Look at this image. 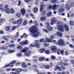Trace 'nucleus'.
<instances>
[{"label":"nucleus","mask_w":74,"mask_h":74,"mask_svg":"<svg viewBox=\"0 0 74 74\" xmlns=\"http://www.w3.org/2000/svg\"><path fill=\"white\" fill-rule=\"evenodd\" d=\"M46 25L47 27V29H44L43 30V31L44 32H45L46 33H49V32H51L53 30V27L50 26V24L49 23H46Z\"/></svg>","instance_id":"f257e3e1"},{"label":"nucleus","mask_w":74,"mask_h":74,"mask_svg":"<svg viewBox=\"0 0 74 74\" xmlns=\"http://www.w3.org/2000/svg\"><path fill=\"white\" fill-rule=\"evenodd\" d=\"M35 44L33 45L31 44L29 45V48L32 49H33V47H37L39 46V41L35 40L34 41Z\"/></svg>","instance_id":"f03ea898"},{"label":"nucleus","mask_w":74,"mask_h":74,"mask_svg":"<svg viewBox=\"0 0 74 74\" xmlns=\"http://www.w3.org/2000/svg\"><path fill=\"white\" fill-rule=\"evenodd\" d=\"M58 44L60 46H62V47H64L66 46V44L64 43L63 40L60 39L58 40Z\"/></svg>","instance_id":"7ed1b4c3"},{"label":"nucleus","mask_w":74,"mask_h":74,"mask_svg":"<svg viewBox=\"0 0 74 74\" xmlns=\"http://www.w3.org/2000/svg\"><path fill=\"white\" fill-rule=\"evenodd\" d=\"M38 28L36 27L35 28H32L30 30V32L32 33L33 34H34L36 33H37L38 32Z\"/></svg>","instance_id":"20e7f679"},{"label":"nucleus","mask_w":74,"mask_h":74,"mask_svg":"<svg viewBox=\"0 0 74 74\" xmlns=\"http://www.w3.org/2000/svg\"><path fill=\"white\" fill-rule=\"evenodd\" d=\"M5 11L7 13L9 14H10V10L8 8V5H6L4 6Z\"/></svg>","instance_id":"39448f33"},{"label":"nucleus","mask_w":74,"mask_h":74,"mask_svg":"<svg viewBox=\"0 0 74 74\" xmlns=\"http://www.w3.org/2000/svg\"><path fill=\"white\" fill-rule=\"evenodd\" d=\"M57 28L58 30L60 32H63L64 31L63 30V25H59L57 26Z\"/></svg>","instance_id":"423d86ee"},{"label":"nucleus","mask_w":74,"mask_h":74,"mask_svg":"<svg viewBox=\"0 0 74 74\" xmlns=\"http://www.w3.org/2000/svg\"><path fill=\"white\" fill-rule=\"evenodd\" d=\"M51 22L50 24L51 25H53V23H55L56 22V20L55 18H53L51 19Z\"/></svg>","instance_id":"0eeeda50"},{"label":"nucleus","mask_w":74,"mask_h":74,"mask_svg":"<svg viewBox=\"0 0 74 74\" xmlns=\"http://www.w3.org/2000/svg\"><path fill=\"white\" fill-rule=\"evenodd\" d=\"M21 14H22L23 16L25 15V14L26 13V10L24 9V8H22L20 10Z\"/></svg>","instance_id":"6e6552de"},{"label":"nucleus","mask_w":74,"mask_h":74,"mask_svg":"<svg viewBox=\"0 0 74 74\" xmlns=\"http://www.w3.org/2000/svg\"><path fill=\"white\" fill-rule=\"evenodd\" d=\"M28 41L25 40V41L21 42L20 43V44L21 45L23 46V45H27V44H28Z\"/></svg>","instance_id":"1a4fd4ad"},{"label":"nucleus","mask_w":74,"mask_h":74,"mask_svg":"<svg viewBox=\"0 0 74 74\" xmlns=\"http://www.w3.org/2000/svg\"><path fill=\"white\" fill-rule=\"evenodd\" d=\"M57 36L59 37L62 38L63 36V34L61 32H56Z\"/></svg>","instance_id":"9d476101"},{"label":"nucleus","mask_w":74,"mask_h":74,"mask_svg":"<svg viewBox=\"0 0 74 74\" xmlns=\"http://www.w3.org/2000/svg\"><path fill=\"white\" fill-rule=\"evenodd\" d=\"M40 12H42L45 8V5H40Z\"/></svg>","instance_id":"9b49d317"},{"label":"nucleus","mask_w":74,"mask_h":74,"mask_svg":"<svg viewBox=\"0 0 74 74\" xmlns=\"http://www.w3.org/2000/svg\"><path fill=\"white\" fill-rule=\"evenodd\" d=\"M23 21L22 18L19 19L17 21V23L18 25H21Z\"/></svg>","instance_id":"f8f14e48"},{"label":"nucleus","mask_w":74,"mask_h":74,"mask_svg":"<svg viewBox=\"0 0 74 74\" xmlns=\"http://www.w3.org/2000/svg\"><path fill=\"white\" fill-rule=\"evenodd\" d=\"M51 49V51L53 52H56V51H57V47L56 46H52Z\"/></svg>","instance_id":"ddd939ff"},{"label":"nucleus","mask_w":74,"mask_h":74,"mask_svg":"<svg viewBox=\"0 0 74 74\" xmlns=\"http://www.w3.org/2000/svg\"><path fill=\"white\" fill-rule=\"evenodd\" d=\"M64 27L66 32H69V27H68V25H66V24L64 25Z\"/></svg>","instance_id":"4468645a"},{"label":"nucleus","mask_w":74,"mask_h":74,"mask_svg":"<svg viewBox=\"0 0 74 74\" xmlns=\"http://www.w3.org/2000/svg\"><path fill=\"white\" fill-rule=\"evenodd\" d=\"M10 14H14L15 13V10L13 8H10Z\"/></svg>","instance_id":"2eb2a0df"},{"label":"nucleus","mask_w":74,"mask_h":74,"mask_svg":"<svg viewBox=\"0 0 74 74\" xmlns=\"http://www.w3.org/2000/svg\"><path fill=\"white\" fill-rule=\"evenodd\" d=\"M64 12V9L62 7H60L59 10H58V12H59V13H62V12Z\"/></svg>","instance_id":"dca6fc26"},{"label":"nucleus","mask_w":74,"mask_h":74,"mask_svg":"<svg viewBox=\"0 0 74 74\" xmlns=\"http://www.w3.org/2000/svg\"><path fill=\"white\" fill-rule=\"evenodd\" d=\"M16 35H17L16 36L14 37V38L13 37H12V38L14 40V41H15V40H16V39H14L15 38H17V37H18V36H19V33L18 32H17L16 33Z\"/></svg>","instance_id":"f3484780"},{"label":"nucleus","mask_w":74,"mask_h":74,"mask_svg":"<svg viewBox=\"0 0 74 74\" xmlns=\"http://www.w3.org/2000/svg\"><path fill=\"white\" fill-rule=\"evenodd\" d=\"M5 21V19L4 18H0V25H1V24L2 23H4V22Z\"/></svg>","instance_id":"a211bd4d"},{"label":"nucleus","mask_w":74,"mask_h":74,"mask_svg":"<svg viewBox=\"0 0 74 74\" xmlns=\"http://www.w3.org/2000/svg\"><path fill=\"white\" fill-rule=\"evenodd\" d=\"M42 66L46 69H49V66L48 65L42 64Z\"/></svg>","instance_id":"6ab92c4d"},{"label":"nucleus","mask_w":74,"mask_h":74,"mask_svg":"<svg viewBox=\"0 0 74 74\" xmlns=\"http://www.w3.org/2000/svg\"><path fill=\"white\" fill-rule=\"evenodd\" d=\"M28 50V48H25L21 50L22 52H23V53H25Z\"/></svg>","instance_id":"aec40b11"},{"label":"nucleus","mask_w":74,"mask_h":74,"mask_svg":"<svg viewBox=\"0 0 74 74\" xmlns=\"http://www.w3.org/2000/svg\"><path fill=\"white\" fill-rule=\"evenodd\" d=\"M21 66H22L23 68H26V67H27V65L25 62H23L21 63Z\"/></svg>","instance_id":"412c9836"},{"label":"nucleus","mask_w":74,"mask_h":74,"mask_svg":"<svg viewBox=\"0 0 74 74\" xmlns=\"http://www.w3.org/2000/svg\"><path fill=\"white\" fill-rule=\"evenodd\" d=\"M40 19L41 21H45L46 20V16H42L40 18Z\"/></svg>","instance_id":"4be33fe9"},{"label":"nucleus","mask_w":74,"mask_h":74,"mask_svg":"<svg viewBox=\"0 0 74 74\" xmlns=\"http://www.w3.org/2000/svg\"><path fill=\"white\" fill-rule=\"evenodd\" d=\"M3 40H4L6 42H8L9 41V39H7L6 37L4 36L3 37Z\"/></svg>","instance_id":"5701e85b"},{"label":"nucleus","mask_w":74,"mask_h":74,"mask_svg":"<svg viewBox=\"0 0 74 74\" xmlns=\"http://www.w3.org/2000/svg\"><path fill=\"white\" fill-rule=\"evenodd\" d=\"M39 52H40V53H42L45 51V49L43 48V49H41L39 50Z\"/></svg>","instance_id":"b1692460"},{"label":"nucleus","mask_w":74,"mask_h":74,"mask_svg":"<svg viewBox=\"0 0 74 74\" xmlns=\"http://www.w3.org/2000/svg\"><path fill=\"white\" fill-rule=\"evenodd\" d=\"M51 15H52L51 12H50L47 13V17H49V16H51Z\"/></svg>","instance_id":"393cba45"},{"label":"nucleus","mask_w":74,"mask_h":74,"mask_svg":"<svg viewBox=\"0 0 74 74\" xmlns=\"http://www.w3.org/2000/svg\"><path fill=\"white\" fill-rule=\"evenodd\" d=\"M33 11L35 13H37L38 12V8L36 7L34 8L33 9Z\"/></svg>","instance_id":"a878e982"},{"label":"nucleus","mask_w":74,"mask_h":74,"mask_svg":"<svg viewBox=\"0 0 74 74\" xmlns=\"http://www.w3.org/2000/svg\"><path fill=\"white\" fill-rule=\"evenodd\" d=\"M46 11H45V10H44L41 13V15H42V16H45V15H46Z\"/></svg>","instance_id":"bb28decb"},{"label":"nucleus","mask_w":74,"mask_h":74,"mask_svg":"<svg viewBox=\"0 0 74 74\" xmlns=\"http://www.w3.org/2000/svg\"><path fill=\"white\" fill-rule=\"evenodd\" d=\"M65 8L67 10H70V6L69 4H66L65 5Z\"/></svg>","instance_id":"cd10ccee"},{"label":"nucleus","mask_w":74,"mask_h":74,"mask_svg":"<svg viewBox=\"0 0 74 74\" xmlns=\"http://www.w3.org/2000/svg\"><path fill=\"white\" fill-rule=\"evenodd\" d=\"M58 0H51V2L52 4H56Z\"/></svg>","instance_id":"c85d7f7f"},{"label":"nucleus","mask_w":74,"mask_h":74,"mask_svg":"<svg viewBox=\"0 0 74 74\" xmlns=\"http://www.w3.org/2000/svg\"><path fill=\"white\" fill-rule=\"evenodd\" d=\"M39 61L40 62H41V61H42V60H45V58H44V57H40L39 59Z\"/></svg>","instance_id":"c756f323"},{"label":"nucleus","mask_w":74,"mask_h":74,"mask_svg":"<svg viewBox=\"0 0 74 74\" xmlns=\"http://www.w3.org/2000/svg\"><path fill=\"white\" fill-rule=\"evenodd\" d=\"M56 7H57L56 4L53 5L52 7L53 10H54V11H55V10H56Z\"/></svg>","instance_id":"7c9ffc66"},{"label":"nucleus","mask_w":74,"mask_h":74,"mask_svg":"<svg viewBox=\"0 0 74 74\" xmlns=\"http://www.w3.org/2000/svg\"><path fill=\"white\" fill-rule=\"evenodd\" d=\"M45 41L47 42H49L51 41V40L50 38H47Z\"/></svg>","instance_id":"2f4dec72"},{"label":"nucleus","mask_w":74,"mask_h":74,"mask_svg":"<svg viewBox=\"0 0 74 74\" xmlns=\"http://www.w3.org/2000/svg\"><path fill=\"white\" fill-rule=\"evenodd\" d=\"M30 54V51L28 52L27 53H25V55L27 56H29Z\"/></svg>","instance_id":"473e14b6"},{"label":"nucleus","mask_w":74,"mask_h":74,"mask_svg":"<svg viewBox=\"0 0 74 74\" xmlns=\"http://www.w3.org/2000/svg\"><path fill=\"white\" fill-rule=\"evenodd\" d=\"M10 66V67H12L13 66H14V65H10V64H8L7 65H5L4 66V67H8Z\"/></svg>","instance_id":"72a5a7b5"},{"label":"nucleus","mask_w":74,"mask_h":74,"mask_svg":"<svg viewBox=\"0 0 74 74\" xmlns=\"http://www.w3.org/2000/svg\"><path fill=\"white\" fill-rule=\"evenodd\" d=\"M57 53L58 55H60V49H57Z\"/></svg>","instance_id":"f704fd0d"},{"label":"nucleus","mask_w":74,"mask_h":74,"mask_svg":"<svg viewBox=\"0 0 74 74\" xmlns=\"http://www.w3.org/2000/svg\"><path fill=\"white\" fill-rule=\"evenodd\" d=\"M50 52V51L48 50H46L45 51V53L47 54V55H48V54H49V53Z\"/></svg>","instance_id":"c9c22d12"},{"label":"nucleus","mask_w":74,"mask_h":74,"mask_svg":"<svg viewBox=\"0 0 74 74\" xmlns=\"http://www.w3.org/2000/svg\"><path fill=\"white\" fill-rule=\"evenodd\" d=\"M16 16L18 18H20L21 17V14H20V13H16Z\"/></svg>","instance_id":"e433bc0d"},{"label":"nucleus","mask_w":74,"mask_h":74,"mask_svg":"<svg viewBox=\"0 0 74 74\" xmlns=\"http://www.w3.org/2000/svg\"><path fill=\"white\" fill-rule=\"evenodd\" d=\"M25 2L26 3H29V2L32 1V0H24Z\"/></svg>","instance_id":"4c0bfd02"},{"label":"nucleus","mask_w":74,"mask_h":74,"mask_svg":"<svg viewBox=\"0 0 74 74\" xmlns=\"http://www.w3.org/2000/svg\"><path fill=\"white\" fill-rule=\"evenodd\" d=\"M48 45H49V44L47 43V42H46L45 41L44 42V45L45 47H47L48 46Z\"/></svg>","instance_id":"58836bf2"},{"label":"nucleus","mask_w":74,"mask_h":74,"mask_svg":"<svg viewBox=\"0 0 74 74\" xmlns=\"http://www.w3.org/2000/svg\"><path fill=\"white\" fill-rule=\"evenodd\" d=\"M6 31H9L10 30V27L7 26L6 27Z\"/></svg>","instance_id":"ea45409f"},{"label":"nucleus","mask_w":74,"mask_h":74,"mask_svg":"<svg viewBox=\"0 0 74 74\" xmlns=\"http://www.w3.org/2000/svg\"><path fill=\"white\" fill-rule=\"evenodd\" d=\"M74 22L71 21H70L69 22V24L71 26H74Z\"/></svg>","instance_id":"a19ab883"},{"label":"nucleus","mask_w":74,"mask_h":74,"mask_svg":"<svg viewBox=\"0 0 74 74\" xmlns=\"http://www.w3.org/2000/svg\"><path fill=\"white\" fill-rule=\"evenodd\" d=\"M15 45L14 44L9 45V47H10V48H14V47H15Z\"/></svg>","instance_id":"79ce46f5"},{"label":"nucleus","mask_w":74,"mask_h":74,"mask_svg":"<svg viewBox=\"0 0 74 74\" xmlns=\"http://www.w3.org/2000/svg\"><path fill=\"white\" fill-rule=\"evenodd\" d=\"M16 63V61L14 60L13 61L10 62V64H15Z\"/></svg>","instance_id":"37998d69"},{"label":"nucleus","mask_w":74,"mask_h":74,"mask_svg":"<svg viewBox=\"0 0 74 74\" xmlns=\"http://www.w3.org/2000/svg\"><path fill=\"white\" fill-rule=\"evenodd\" d=\"M27 21L25 20L23 23V25H24V26H25V25H27Z\"/></svg>","instance_id":"c03bdc74"},{"label":"nucleus","mask_w":74,"mask_h":74,"mask_svg":"<svg viewBox=\"0 0 74 74\" xmlns=\"http://www.w3.org/2000/svg\"><path fill=\"white\" fill-rule=\"evenodd\" d=\"M2 48H3V49H7L8 48V47L6 46H3V47H2Z\"/></svg>","instance_id":"a18cd8bd"},{"label":"nucleus","mask_w":74,"mask_h":74,"mask_svg":"<svg viewBox=\"0 0 74 74\" xmlns=\"http://www.w3.org/2000/svg\"><path fill=\"white\" fill-rule=\"evenodd\" d=\"M34 24L37 27L38 26V23H37V21H35L34 22Z\"/></svg>","instance_id":"49530a36"},{"label":"nucleus","mask_w":74,"mask_h":74,"mask_svg":"<svg viewBox=\"0 0 74 74\" xmlns=\"http://www.w3.org/2000/svg\"><path fill=\"white\" fill-rule=\"evenodd\" d=\"M56 69H57L58 70H59L60 71H61V70L60 68L58 66H56Z\"/></svg>","instance_id":"de8ad7c7"},{"label":"nucleus","mask_w":74,"mask_h":74,"mask_svg":"<svg viewBox=\"0 0 74 74\" xmlns=\"http://www.w3.org/2000/svg\"><path fill=\"white\" fill-rule=\"evenodd\" d=\"M63 60H64V61H65V62H68V61H69L68 59H67L66 58H63Z\"/></svg>","instance_id":"09e8293b"},{"label":"nucleus","mask_w":74,"mask_h":74,"mask_svg":"<svg viewBox=\"0 0 74 74\" xmlns=\"http://www.w3.org/2000/svg\"><path fill=\"white\" fill-rule=\"evenodd\" d=\"M59 66H63V62H60L58 63Z\"/></svg>","instance_id":"8fccbe9b"},{"label":"nucleus","mask_w":74,"mask_h":74,"mask_svg":"<svg viewBox=\"0 0 74 74\" xmlns=\"http://www.w3.org/2000/svg\"><path fill=\"white\" fill-rule=\"evenodd\" d=\"M14 21V18H12L10 19L9 20V22H11V23L13 22V21Z\"/></svg>","instance_id":"3c124183"},{"label":"nucleus","mask_w":74,"mask_h":74,"mask_svg":"<svg viewBox=\"0 0 74 74\" xmlns=\"http://www.w3.org/2000/svg\"><path fill=\"white\" fill-rule=\"evenodd\" d=\"M51 58L52 60H53V59H56V57L53 56H51Z\"/></svg>","instance_id":"603ef678"},{"label":"nucleus","mask_w":74,"mask_h":74,"mask_svg":"<svg viewBox=\"0 0 74 74\" xmlns=\"http://www.w3.org/2000/svg\"><path fill=\"white\" fill-rule=\"evenodd\" d=\"M69 47L71 48H74V46L71 44H70L69 45Z\"/></svg>","instance_id":"864d4df0"},{"label":"nucleus","mask_w":74,"mask_h":74,"mask_svg":"<svg viewBox=\"0 0 74 74\" xmlns=\"http://www.w3.org/2000/svg\"><path fill=\"white\" fill-rule=\"evenodd\" d=\"M17 55L18 57H21L22 56V54L21 53H19Z\"/></svg>","instance_id":"5fc2aeb1"},{"label":"nucleus","mask_w":74,"mask_h":74,"mask_svg":"<svg viewBox=\"0 0 74 74\" xmlns=\"http://www.w3.org/2000/svg\"><path fill=\"white\" fill-rule=\"evenodd\" d=\"M24 36H25L24 37V38H27V37H28V35H26L25 33L24 34Z\"/></svg>","instance_id":"6e6d98bb"},{"label":"nucleus","mask_w":74,"mask_h":74,"mask_svg":"<svg viewBox=\"0 0 74 74\" xmlns=\"http://www.w3.org/2000/svg\"><path fill=\"white\" fill-rule=\"evenodd\" d=\"M70 63L71 64H74V60H71L70 62Z\"/></svg>","instance_id":"4d7b16f0"},{"label":"nucleus","mask_w":74,"mask_h":74,"mask_svg":"<svg viewBox=\"0 0 74 74\" xmlns=\"http://www.w3.org/2000/svg\"><path fill=\"white\" fill-rule=\"evenodd\" d=\"M19 49H22V47L20 46H18L17 47Z\"/></svg>","instance_id":"13d9d810"},{"label":"nucleus","mask_w":74,"mask_h":74,"mask_svg":"<svg viewBox=\"0 0 74 74\" xmlns=\"http://www.w3.org/2000/svg\"><path fill=\"white\" fill-rule=\"evenodd\" d=\"M69 55V52L67 51H66L65 52V56H67Z\"/></svg>","instance_id":"bf43d9fd"},{"label":"nucleus","mask_w":74,"mask_h":74,"mask_svg":"<svg viewBox=\"0 0 74 74\" xmlns=\"http://www.w3.org/2000/svg\"><path fill=\"white\" fill-rule=\"evenodd\" d=\"M64 53V51L63 50H62L61 51H60V55L61 54V55H63V54Z\"/></svg>","instance_id":"052dcab7"},{"label":"nucleus","mask_w":74,"mask_h":74,"mask_svg":"<svg viewBox=\"0 0 74 74\" xmlns=\"http://www.w3.org/2000/svg\"><path fill=\"white\" fill-rule=\"evenodd\" d=\"M61 68L62 70H65V67L63 66H61Z\"/></svg>","instance_id":"680f3d73"},{"label":"nucleus","mask_w":74,"mask_h":74,"mask_svg":"<svg viewBox=\"0 0 74 74\" xmlns=\"http://www.w3.org/2000/svg\"><path fill=\"white\" fill-rule=\"evenodd\" d=\"M30 16H32L33 19H34L35 18V17H34V15L32 14H30Z\"/></svg>","instance_id":"e2e57ef3"},{"label":"nucleus","mask_w":74,"mask_h":74,"mask_svg":"<svg viewBox=\"0 0 74 74\" xmlns=\"http://www.w3.org/2000/svg\"><path fill=\"white\" fill-rule=\"evenodd\" d=\"M40 42H43L44 41V39H42L40 40H39Z\"/></svg>","instance_id":"0e129e2a"},{"label":"nucleus","mask_w":74,"mask_h":74,"mask_svg":"<svg viewBox=\"0 0 74 74\" xmlns=\"http://www.w3.org/2000/svg\"><path fill=\"white\" fill-rule=\"evenodd\" d=\"M10 74H19L18 73L14 72H12L10 73Z\"/></svg>","instance_id":"69168bd1"},{"label":"nucleus","mask_w":74,"mask_h":74,"mask_svg":"<svg viewBox=\"0 0 74 74\" xmlns=\"http://www.w3.org/2000/svg\"><path fill=\"white\" fill-rule=\"evenodd\" d=\"M8 52L9 53H12L13 52V51L12 50H9L8 51Z\"/></svg>","instance_id":"338daca9"},{"label":"nucleus","mask_w":74,"mask_h":74,"mask_svg":"<svg viewBox=\"0 0 74 74\" xmlns=\"http://www.w3.org/2000/svg\"><path fill=\"white\" fill-rule=\"evenodd\" d=\"M74 3H71L70 4V6L71 7H73V6H74Z\"/></svg>","instance_id":"774afa93"}]
</instances>
